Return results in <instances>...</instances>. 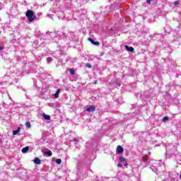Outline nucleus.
Wrapping results in <instances>:
<instances>
[{
    "label": "nucleus",
    "mask_w": 181,
    "mask_h": 181,
    "mask_svg": "<svg viewBox=\"0 0 181 181\" xmlns=\"http://www.w3.org/2000/svg\"><path fill=\"white\" fill-rule=\"evenodd\" d=\"M169 120V117H168L167 116H165L163 118V121L165 122L166 121H168Z\"/></svg>",
    "instance_id": "f3484780"
},
{
    "label": "nucleus",
    "mask_w": 181,
    "mask_h": 181,
    "mask_svg": "<svg viewBox=\"0 0 181 181\" xmlns=\"http://www.w3.org/2000/svg\"><path fill=\"white\" fill-rule=\"evenodd\" d=\"M88 40L92 43V45H95V46H99L100 42H95L93 38H88Z\"/></svg>",
    "instance_id": "7ed1b4c3"
},
{
    "label": "nucleus",
    "mask_w": 181,
    "mask_h": 181,
    "mask_svg": "<svg viewBox=\"0 0 181 181\" xmlns=\"http://www.w3.org/2000/svg\"><path fill=\"white\" fill-rule=\"evenodd\" d=\"M94 84H97V81H94Z\"/></svg>",
    "instance_id": "bb28decb"
},
{
    "label": "nucleus",
    "mask_w": 181,
    "mask_h": 181,
    "mask_svg": "<svg viewBox=\"0 0 181 181\" xmlns=\"http://www.w3.org/2000/svg\"><path fill=\"white\" fill-rule=\"evenodd\" d=\"M29 151V146H25L22 148L21 152L23 153H26Z\"/></svg>",
    "instance_id": "1a4fd4ad"
},
{
    "label": "nucleus",
    "mask_w": 181,
    "mask_h": 181,
    "mask_svg": "<svg viewBox=\"0 0 181 181\" xmlns=\"http://www.w3.org/2000/svg\"><path fill=\"white\" fill-rule=\"evenodd\" d=\"M4 9V4H2L1 2H0V10Z\"/></svg>",
    "instance_id": "aec40b11"
},
{
    "label": "nucleus",
    "mask_w": 181,
    "mask_h": 181,
    "mask_svg": "<svg viewBox=\"0 0 181 181\" xmlns=\"http://www.w3.org/2000/svg\"><path fill=\"white\" fill-rule=\"evenodd\" d=\"M25 127H26L27 128H30V122H27L25 123Z\"/></svg>",
    "instance_id": "a211bd4d"
},
{
    "label": "nucleus",
    "mask_w": 181,
    "mask_h": 181,
    "mask_svg": "<svg viewBox=\"0 0 181 181\" xmlns=\"http://www.w3.org/2000/svg\"><path fill=\"white\" fill-rule=\"evenodd\" d=\"M152 1H153V0H146V2H147L149 5H151V2H152Z\"/></svg>",
    "instance_id": "4be33fe9"
},
{
    "label": "nucleus",
    "mask_w": 181,
    "mask_h": 181,
    "mask_svg": "<svg viewBox=\"0 0 181 181\" xmlns=\"http://www.w3.org/2000/svg\"><path fill=\"white\" fill-rule=\"evenodd\" d=\"M123 165H124V166H128V163H127V161L124 162V163H123Z\"/></svg>",
    "instance_id": "5701e85b"
},
{
    "label": "nucleus",
    "mask_w": 181,
    "mask_h": 181,
    "mask_svg": "<svg viewBox=\"0 0 181 181\" xmlns=\"http://www.w3.org/2000/svg\"><path fill=\"white\" fill-rule=\"evenodd\" d=\"M55 162L57 165H60L62 163V159H57Z\"/></svg>",
    "instance_id": "2eb2a0df"
},
{
    "label": "nucleus",
    "mask_w": 181,
    "mask_h": 181,
    "mask_svg": "<svg viewBox=\"0 0 181 181\" xmlns=\"http://www.w3.org/2000/svg\"><path fill=\"white\" fill-rule=\"evenodd\" d=\"M19 132H21V128L20 127H18L17 129V130L13 131V135H18V134H19Z\"/></svg>",
    "instance_id": "9b49d317"
},
{
    "label": "nucleus",
    "mask_w": 181,
    "mask_h": 181,
    "mask_svg": "<svg viewBox=\"0 0 181 181\" xmlns=\"http://www.w3.org/2000/svg\"><path fill=\"white\" fill-rule=\"evenodd\" d=\"M117 153H122L124 152V148L121 146H118L116 148Z\"/></svg>",
    "instance_id": "f03ea898"
},
{
    "label": "nucleus",
    "mask_w": 181,
    "mask_h": 181,
    "mask_svg": "<svg viewBox=\"0 0 181 181\" xmlns=\"http://www.w3.org/2000/svg\"><path fill=\"white\" fill-rule=\"evenodd\" d=\"M177 5H179V1H175L174 2V6H177Z\"/></svg>",
    "instance_id": "412c9836"
},
{
    "label": "nucleus",
    "mask_w": 181,
    "mask_h": 181,
    "mask_svg": "<svg viewBox=\"0 0 181 181\" xmlns=\"http://www.w3.org/2000/svg\"><path fill=\"white\" fill-rule=\"evenodd\" d=\"M117 166H118V168H121V167L122 166V164L118 163V164H117Z\"/></svg>",
    "instance_id": "b1692460"
},
{
    "label": "nucleus",
    "mask_w": 181,
    "mask_h": 181,
    "mask_svg": "<svg viewBox=\"0 0 181 181\" xmlns=\"http://www.w3.org/2000/svg\"><path fill=\"white\" fill-rule=\"evenodd\" d=\"M86 111H87V112H94V111H95V106H90L88 107Z\"/></svg>",
    "instance_id": "20e7f679"
},
{
    "label": "nucleus",
    "mask_w": 181,
    "mask_h": 181,
    "mask_svg": "<svg viewBox=\"0 0 181 181\" xmlns=\"http://www.w3.org/2000/svg\"><path fill=\"white\" fill-rule=\"evenodd\" d=\"M143 160H144V162H145L146 165H149V163H151V161H148V160L147 155H146L143 157Z\"/></svg>",
    "instance_id": "39448f33"
},
{
    "label": "nucleus",
    "mask_w": 181,
    "mask_h": 181,
    "mask_svg": "<svg viewBox=\"0 0 181 181\" xmlns=\"http://www.w3.org/2000/svg\"><path fill=\"white\" fill-rule=\"evenodd\" d=\"M45 155H47V156H52L53 153H52V151L48 150L47 151L44 152Z\"/></svg>",
    "instance_id": "9d476101"
},
{
    "label": "nucleus",
    "mask_w": 181,
    "mask_h": 181,
    "mask_svg": "<svg viewBox=\"0 0 181 181\" xmlns=\"http://www.w3.org/2000/svg\"><path fill=\"white\" fill-rule=\"evenodd\" d=\"M74 141L76 142V141H78V140L76 139H74Z\"/></svg>",
    "instance_id": "a878e982"
},
{
    "label": "nucleus",
    "mask_w": 181,
    "mask_h": 181,
    "mask_svg": "<svg viewBox=\"0 0 181 181\" xmlns=\"http://www.w3.org/2000/svg\"><path fill=\"white\" fill-rule=\"evenodd\" d=\"M25 16H27L29 22H33V21L36 19V16L33 13V11L32 10H28Z\"/></svg>",
    "instance_id": "f257e3e1"
},
{
    "label": "nucleus",
    "mask_w": 181,
    "mask_h": 181,
    "mask_svg": "<svg viewBox=\"0 0 181 181\" xmlns=\"http://www.w3.org/2000/svg\"><path fill=\"white\" fill-rule=\"evenodd\" d=\"M119 162H120L121 163H122L125 162V158H124V157H120V158H119Z\"/></svg>",
    "instance_id": "4468645a"
},
{
    "label": "nucleus",
    "mask_w": 181,
    "mask_h": 181,
    "mask_svg": "<svg viewBox=\"0 0 181 181\" xmlns=\"http://www.w3.org/2000/svg\"><path fill=\"white\" fill-rule=\"evenodd\" d=\"M34 163H35V165H40V163H42V160L37 158H35L34 159Z\"/></svg>",
    "instance_id": "0eeeda50"
},
{
    "label": "nucleus",
    "mask_w": 181,
    "mask_h": 181,
    "mask_svg": "<svg viewBox=\"0 0 181 181\" xmlns=\"http://www.w3.org/2000/svg\"><path fill=\"white\" fill-rule=\"evenodd\" d=\"M43 118H45L47 121H50V115H46L45 113L42 114Z\"/></svg>",
    "instance_id": "6e6552de"
},
{
    "label": "nucleus",
    "mask_w": 181,
    "mask_h": 181,
    "mask_svg": "<svg viewBox=\"0 0 181 181\" xmlns=\"http://www.w3.org/2000/svg\"><path fill=\"white\" fill-rule=\"evenodd\" d=\"M124 47L126 50H127V52H134V47H129L128 45H125Z\"/></svg>",
    "instance_id": "423d86ee"
},
{
    "label": "nucleus",
    "mask_w": 181,
    "mask_h": 181,
    "mask_svg": "<svg viewBox=\"0 0 181 181\" xmlns=\"http://www.w3.org/2000/svg\"><path fill=\"white\" fill-rule=\"evenodd\" d=\"M47 60L48 63H50V62H52L53 61V58H52V57H47Z\"/></svg>",
    "instance_id": "dca6fc26"
},
{
    "label": "nucleus",
    "mask_w": 181,
    "mask_h": 181,
    "mask_svg": "<svg viewBox=\"0 0 181 181\" xmlns=\"http://www.w3.org/2000/svg\"><path fill=\"white\" fill-rule=\"evenodd\" d=\"M69 73H70V74H71V76H74V74H76V71H74V69H70Z\"/></svg>",
    "instance_id": "ddd939ff"
},
{
    "label": "nucleus",
    "mask_w": 181,
    "mask_h": 181,
    "mask_svg": "<svg viewBox=\"0 0 181 181\" xmlns=\"http://www.w3.org/2000/svg\"><path fill=\"white\" fill-rule=\"evenodd\" d=\"M59 94H60V89H57L56 93L54 95L55 98H59Z\"/></svg>",
    "instance_id": "f8f14e48"
},
{
    "label": "nucleus",
    "mask_w": 181,
    "mask_h": 181,
    "mask_svg": "<svg viewBox=\"0 0 181 181\" xmlns=\"http://www.w3.org/2000/svg\"><path fill=\"white\" fill-rule=\"evenodd\" d=\"M86 67H88V69H91L92 66L90 64V63H86Z\"/></svg>",
    "instance_id": "6ab92c4d"
},
{
    "label": "nucleus",
    "mask_w": 181,
    "mask_h": 181,
    "mask_svg": "<svg viewBox=\"0 0 181 181\" xmlns=\"http://www.w3.org/2000/svg\"><path fill=\"white\" fill-rule=\"evenodd\" d=\"M4 50V47H0V52H2Z\"/></svg>",
    "instance_id": "393cba45"
}]
</instances>
